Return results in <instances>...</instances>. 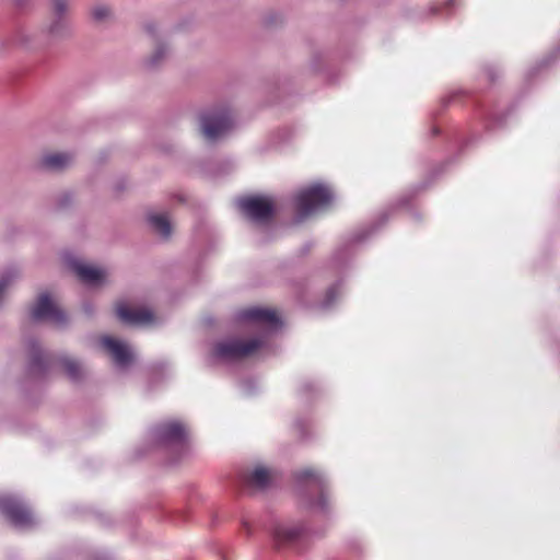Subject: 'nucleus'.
<instances>
[{"mask_svg":"<svg viewBox=\"0 0 560 560\" xmlns=\"http://www.w3.org/2000/svg\"><path fill=\"white\" fill-rule=\"evenodd\" d=\"M338 288H339V284H335L327 290V293H326V296L324 300V306L327 307L330 304H332V302L336 300V296L338 293Z\"/></svg>","mask_w":560,"mask_h":560,"instance_id":"23","label":"nucleus"},{"mask_svg":"<svg viewBox=\"0 0 560 560\" xmlns=\"http://www.w3.org/2000/svg\"><path fill=\"white\" fill-rule=\"evenodd\" d=\"M90 15L95 23H104L112 18V10L105 4H96L91 8Z\"/></svg>","mask_w":560,"mask_h":560,"instance_id":"21","label":"nucleus"},{"mask_svg":"<svg viewBox=\"0 0 560 560\" xmlns=\"http://www.w3.org/2000/svg\"><path fill=\"white\" fill-rule=\"evenodd\" d=\"M83 311L86 315L91 316L94 313V307L91 303H84L83 304Z\"/></svg>","mask_w":560,"mask_h":560,"instance_id":"26","label":"nucleus"},{"mask_svg":"<svg viewBox=\"0 0 560 560\" xmlns=\"http://www.w3.org/2000/svg\"><path fill=\"white\" fill-rule=\"evenodd\" d=\"M304 527L300 524L277 522L270 529L273 542L277 547L291 545L302 536Z\"/></svg>","mask_w":560,"mask_h":560,"instance_id":"11","label":"nucleus"},{"mask_svg":"<svg viewBox=\"0 0 560 560\" xmlns=\"http://www.w3.org/2000/svg\"><path fill=\"white\" fill-rule=\"evenodd\" d=\"M315 388V386L312 384V383H305L303 386H302V389L303 392H308V390H313Z\"/></svg>","mask_w":560,"mask_h":560,"instance_id":"27","label":"nucleus"},{"mask_svg":"<svg viewBox=\"0 0 560 560\" xmlns=\"http://www.w3.org/2000/svg\"><path fill=\"white\" fill-rule=\"evenodd\" d=\"M72 156L68 153H52L42 158V166L49 171H62L70 165Z\"/></svg>","mask_w":560,"mask_h":560,"instance_id":"18","label":"nucleus"},{"mask_svg":"<svg viewBox=\"0 0 560 560\" xmlns=\"http://www.w3.org/2000/svg\"><path fill=\"white\" fill-rule=\"evenodd\" d=\"M72 269L79 277V279L89 285H96L103 282L104 271L98 268L85 265L80 261L72 262Z\"/></svg>","mask_w":560,"mask_h":560,"instance_id":"16","label":"nucleus"},{"mask_svg":"<svg viewBox=\"0 0 560 560\" xmlns=\"http://www.w3.org/2000/svg\"><path fill=\"white\" fill-rule=\"evenodd\" d=\"M241 212L256 224H267L275 215V206L267 196H248L237 200Z\"/></svg>","mask_w":560,"mask_h":560,"instance_id":"5","label":"nucleus"},{"mask_svg":"<svg viewBox=\"0 0 560 560\" xmlns=\"http://www.w3.org/2000/svg\"><path fill=\"white\" fill-rule=\"evenodd\" d=\"M27 348L30 352L28 374L33 377H44L52 363L51 357L42 350L36 340H28Z\"/></svg>","mask_w":560,"mask_h":560,"instance_id":"9","label":"nucleus"},{"mask_svg":"<svg viewBox=\"0 0 560 560\" xmlns=\"http://www.w3.org/2000/svg\"><path fill=\"white\" fill-rule=\"evenodd\" d=\"M451 98H452V96H448V97L443 98V103H444V104L450 103V102H451Z\"/></svg>","mask_w":560,"mask_h":560,"instance_id":"29","label":"nucleus"},{"mask_svg":"<svg viewBox=\"0 0 560 560\" xmlns=\"http://www.w3.org/2000/svg\"><path fill=\"white\" fill-rule=\"evenodd\" d=\"M51 18H68L69 0H50Z\"/></svg>","mask_w":560,"mask_h":560,"instance_id":"22","label":"nucleus"},{"mask_svg":"<svg viewBox=\"0 0 560 560\" xmlns=\"http://www.w3.org/2000/svg\"><path fill=\"white\" fill-rule=\"evenodd\" d=\"M381 220H382V222H385V221L387 220V214H385V213H384V214H382V215H381Z\"/></svg>","mask_w":560,"mask_h":560,"instance_id":"30","label":"nucleus"},{"mask_svg":"<svg viewBox=\"0 0 560 560\" xmlns=\"http://www.w3.org/2000/svg\"><path fill=\"white\" fill-rule=\"evenodd\" d=\"M148 223L150 228L164 241L168 240L172 235V225L170 220L164 214H149Z\"/></svg>","mask_w":560,"mask_h":560,"instance_id":"17","label":"nucleus"},{"mask_svg":"<svg viewBox=\"0 0 560 560\" xmlns=\"http://www.w3.org/2000/svg\"><path fill=\"white\" fill-rule=\"evenodd\" d=\"M58 363L61 365V368L63 369L65 373L67 374L68 378L71 382L77 383L83 378L84 372L79 361L62 355L58 358Z\"/></svg>","mask_w":560,"mask_h":560,"instance_id":"20","label":"nucleus"},{"mask_svg":"<svg viewBox=\"0 0 560 560\" xmlns=\"http://www.w3.org/2000/svg\"><path fill=\"white\" fill-rule=\"evenodd\" d=\"M0 512L14 527L26 529L36 525L31 509L15 495H0Z\"/></svg>","mask_w":560,"mask_h":560,"instance_id":"4","label":"nucleus"},{"mask_svg":"<svg viewBox=\"0 0 560 560\" xmlns=\"http://www.w3.org/2000/svg\"><path fill=\"white\" fill-rule=\"evenodd\" d=\"M31 318L34 322L50 320L55 326L63 328L68 324L67 314L57 306L48 293H42L31 310Z\"/></svg>","mask_w":560,"mask_h":560,"instance_id":"7","label":"nucleus"},{"mask_svg":"<svg viewBox=\"0 0 560 560\" xmlns=\"http://www.w3.org/2000/svg\"><path fill=\"white\" fill-rule=\"evenodd\" d=\"M244 481L248 487L264 490L270 483L269 470L262 466H257L249 475L245 477Z\"/></svg>","mask_w":560,"mask_h":560,"instance_id":"19","label":"nucleus"},{"mask_svg":"<svg viewBox=\"0 0 560 560\" xmlns=\"http://www.w3.org/2000/svg\"><path fill=\"white\" fill-rule=\"evenodd\" d=\"M457 4V0H447L445 2L446 7H455Z\"/></svg>","mask_w":560,"mask_h":560,"instance_id":"28","label":"nucleus"},{"mask_svg":"<svg viewBox=\"0 0 560 560\" xmlns=\"http://www.w3.org/2000/svg\"><path fill=\"white\" fill-rule=\"evenodd\" d=\"M153 442L160 446H184L188 432L184 423L175 420L161 422L151 430Z\"/></svg>","mask_w":560,"mask_h":560,"instance_id":"6","label":"nucleus"},{"mask_svg":"<svg viewBox=\"0 0 560 560\" xmlns=\"http://www.w3.org/2000/svg\"><path fill=\"white\" fill-rule=\"evenodd\" d=\"M376 228L375 226H372L370 228L369 230H365L363 233H358L355 235H353L352 237V242L353 243H358V242H361L363 241L369 234H371Z\"/></svg>","mask_w":560,"mask_h":560,"instance_id":"25","label":"nucleus"},{"mask_svg":"<svg viewBox=\"0 0 560 560\" xmlns=\"http://www.w3.org/2000/svg\"><path fill=\"white\" fill-rule=\"evenodd\" d=\"M296 480L301 483L311 480L317 486L320 491L319 497L316 501H311L308 504L311 508L318 509L320 512L326 513L329 506L326 478L320 472L312 468H306L296 474Z\"/></svg>","mask_w":560,"mask_h":560,"instance_id":"8","label":"nucleus"},{"mask_svg":"<svg viewBox=\"0 0 560 560\" xmlns=\"http://www.w3.org/2000/svg\"><path fill=\"white\" fill-rule=\"evenodd\" d=\"M102 346L110 353L116 365L126 368L132 362V353L121 341L105 336L101 339Z\"/></svg>","mask_w":560,"mask_h":560,"instance_id":"12","label":"nucleus"},{"mask_svg":"<svg viewBox=\"0 0 560 560\" xmlns=\"http://www.w3.org/2000/svg\"><path fill=\"white\" fill-rule=\"evenodd\" d=\"M199 120L201 132L209 141L225 136L234 126L233 114L226 105L207 108L200 114Z\"/></svg>","mask_w":560,"mask_h":560,"instance_id":"2","label":"nucleus"},{"mask_svg":"<svg viewBox=\"0 0 560 560\" xmlns=\"http://www.w3.org/2000/svg\"><path fill=\"white\" fill-rule=\"evenodd\" d=\"M240 322H249L255 324H266L271 329H277L281 326V320L276 312L262 307H249L242 310L236 315Z\"/></svg>","mask_w":560,"mask_h":560,"instance_id":"10","label":"nucleus"},{"mask_svg":"<svg viewBox=\"0 0 560 560\" xmlns=\"http://www.w3.org/2000/svg\"><path fill=\"white\" fill-rule=\"evenodd\" d=\"M117 316L127 325L140 326L153 322V313L144 308H130L126 304L117 307Z\"/></svg>","mask_w":560,"mask_h":560,"instance_id":"13","label":"nucleus"},{"mask_svg":"<svg viewBox=\"0 0 560 560\" xmlns=\"http://www.w3.org/2000/svg\"><path fill=\"white\" fill-rule=\"evenodd\" d=\"M72 202V195L70 192L62 194L57 200V208L65 209Z\"/></svg>","mask_w":560,"mask_h":560,"instance_id":"24","label":"nucleus"},{"mask_svg":"<svg viewBox=\"0 0 560 560\" xmlns=\"http://www.w3.org/2000/svg\"><path fill=\"white\" fill-rule=\"evenodd\" d=\"M23 0H18V4L22 5Z\"/></svg>","mask_w":560,"mask_h":560,"instance_id":"31","label":"nucleus"},{"mask_svg":"<svg viewBox=\"0 0 560 560\" xmlns=\"http://www.w3.org/2000/svg\"><path fill=\"white\" fill-rule=\"evenodd\" d=\"M262 345L264 342L260 339H250L248 341L229 339L219 341L213 346L208 362L209 364H215L217 362L236 361L254 353Z\"/></svg>","mask_w":560,"mask_h":560,"instance_id":"3","label":"nucleus"},{"mask_svg":"<svg viewBox=\"0 0 560 560\" xmlns=\"http://www.w3.org/2000/svg\"><path fill=\"white\" fill-rule=\"evenodd\" d=\"M147 33L152 37L155 45L153 54L148 58L145 65L150 69L158 68L168 56V48L165 42L159 36L158 28L154 24L145 25Z\"/></svg>","mask_w":560,"mask_h":560,"instance_id":"14","label":"nucleus"},{"mask_svg":"<svg viewBox=\"0 0 560 560\" xmlns=\"http://www.w3.org/2000/svg\"><path fill=\"white\" fill-rule=\"evenodd\" d=\"M46 32L51 40L68 39L73 35V30L68 18H51L46 27Z\"/></svg>","mask_w":560,"mask_h":560,"instance_id":"15","label":"nucleus"},{"mask_svg":"<svg viewBox=\"0 0 560 560\" xmlns=\"http://www.w3.org/2000/svg\"><path fill=\"white\" fill-rule=\"evenodd\" d=\"M332 192L324 184H313L295 196L296 221H303L314 212L327 207L332 201Z\"/></svg>","mask_w":560,"mask_h":560,"instance_id":"1","label":"nucleus"}]
</instances>
